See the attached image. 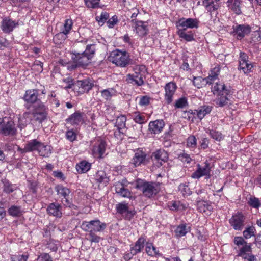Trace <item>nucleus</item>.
Masks as SVG:
<instances>
[{
    "label": "nucleus",
    "mask_w": 261,
    "mask_h": 261,
    "mask_svg": "<svg viewBox=\"0 0 261 261\" xmlns=\"http://www.w3.org/2000/svg\"><path fill=\"white\" fill-rule=\"evenodd\" d=\"M245 217L241 213L233 215L229 220V223L235 230H241L244 225Z\"/></svg>",
    "instance_id": "obj_14"
},
{
    "label": "nucleus",
    "mask_w": 261,
    "mask_h": 261,
    "mask_svg": "<svg viewBox=\"0 0 261 261\" xmlns=\"http://www.w3.org/2000/svg\"><path fill=\"white\" fill-rule=\"evenodd\" d=\"M168 155L167 152L164 150L159 149L152 153L151 159L153 165L158 168L162 166L164 163L167 161Z\"/></svg>",
    "instance_id": "obj_7"
},
{
    "label": "nucleus",
    "mask_w": 261,
    "mask_h": 261,
    "mask_svg": "<svg viewBox=\"0 0 261 261\" xmlns=\"http://www.w3.org/2000/svg\"><path fill=\"white\" fill-rule=\"evenodd\" d=\"M197 167V170L191 175L192 178L199 179L204 176H207L208 178L210 177L211 167L209 163L206 161L203 166L198 164Z\"/></svg>",
    "instance_id": "obj_8"
},
{
    "label": "nucleus",
    "mask_w": 261,
    "mask_h": 261,
    "mask_svg": "<svg viewBox=\"0 0 261 261\" xmlns=\"http://www.w3.org/2000/svg\"><path fill=\"white\" fill-rule=\"evenodd\" d=\"M91 168V164L86 161H82L76 166L77 172L80 174L85 173Z\"/></svg>",
    "instance_id": "obj_30"
},
{
    "label": "nucleus",
    "mask_w": 261,
    "mask_h": 261,
    "mask_svg": "<svg viewBox=\"0 0 261 261\" xmlns=\"http://www.w3.org/2000/svg\"><path fill=\"white\" fill-rule=\"evenodd\" d=\"M178 158L184 163L188 164L190 163L192 161V159L190 155L185 152L179 154Z\"/></svg>",
    "instance_id": "obj_58"
},
{
    "label": "nucleus",
    "mask_w": 261,
    "mask_h": 261,
    "mask_svg": "<svg viewBox=\"0 0 261 261\" xmlns=\"http://www.w3.org/2000/svg\"><path fill=\"white\" fill-rule=\"evenodd\" d=\"M130 23L134 31H135L139 36L143 37L148 34V29L145 22L133 19Z\"/></svg>",
    "instance_id": "obj_9"
},
{
    "label": "nucleus",
    "mask_w": 261,
    "mask_h": 261,
    "mask_svg": "<svg viewBox=\"0 0 261 261\" xmlns=\"http://www.w3.org/2000/svg\"><path fill=\"white\" fill-rule=\"evenodd\" d=\"M107 225L100 221L99 220H91L90 221H83L81 228L87 232H100L106 228Z\"/></svg>",
    "instance_id": "obj_4"
},
{
    "label": "nucleus",
    "mask_w": 261,
    "mask_h": 261,
    "mask_svg": "<svg viewBox=\"0 0 261 261\" xmlns=\"http://www.w3.org/2000/svg\"><path fill=\"white\" fill-rule=\"evenodd\" d=\"M116 210L118 213L124 216L125 218L130 220L135 215L134 211H129L127 204L119 203L116 205Z\"/></svg>",
    "instance_id": "obj_18"
},
{
    "label": "nucleus",
    "mask_w": 261,
    "mask_h": 261,
    "mask_svg": "<svg viewBox=\"0 0 261 261\" xmlns=\"http://www.w3.org/2000/svg\"><path fill=\"white\" fill-rule=\"evenodd\" d=\"M130 163L135 167L141 165H146L147 160L146 159V153L142 150L138 149L136 151L134 156L131 159Z\"/></svg>",
    "instance_id": "obj_11"
},
{
    "label": "nucleus",
    "mask_w": 261,
    "mask_h": 261,
    "mask_svg": "<svg viewBox=\"0 0 261 261\" xmlns=\"http://www.w3.org/2000/svg\"><path fill=\"white\" fill-rule=\"evenodd\" d=\"M212 107L210 106H203L196 110L198 117L202 119L206 114H209L212 111Z\"/></svg>",
    "instance_id": "obj_37"
},
{
    "label": "nucleus",
    "mask_w": 261,
    "mask_h": 261,
    "mask_svg": "<svg viewBox=\"0 0 261 261\" xmlns=\"http://www.w3.org/2000/svg\"><path fill=\"white\" fill-rule=\"evenodd\" d=\"M133 119L135 122L142 124L146 122V117L139 112H135L133 114Z\"/></svg>",
    "instance_id": "obj_41"
},
{
    "label": "nucleus",
    "mask_w": 261,
    "mask_h": 261,
    "mask_svg": "<svg viewBox=\"0 0 261 261\" xmlns=\"http://www.w3.org/2000/svg\"><path fill=\"white\" fill-rule=\"evenodd\" d=\"M41 145H42V142L37 139L31 140L25 144V150L28 151V152L38 151Z\"/></svg>",
    "instance_id": "obj_24"
},
{
    "label": "nucleus",
    "mask_w": 261,
    "mask_h": 261,
    "mask_svg": "<svg viewBox=\"0 0 261 261\" xmlns=\"http://www.w3.org/2000/svg\"><path fill=\"white\" fill-rule=\"evenodd\" d=\"M63 82L65 83L66 85L65 86V88L70 89V88H73L74 90V85L75 82H74L73 80L71 77H67L66 79H63Z\"/></svg>",
    "instance_id": "obj_60"
},
{
    "label": "nucleus",
    "mask_w": 261,
    "mask_h": 261,
    "mask_svg": "<svg viewBox=\"0 0 261 261\" xmlns=\"http://www.w3.org/2000/svg\"><path fill=\"white\" fill-rule=\"evenodd\" d=\"M118 18L116 15H114L107 21V24L109 28H112L118 22Z\"/></svg>",
    "instance_id": "obj_63"
},
{
    "label": "nucleus",
    "mask_w": 261,
    "mask_h": 261,
    "mask_svg": "<svg viewBox=\"0 0 261 261\" xmlns=\"http://www.w3.org/2000/svg\"><path fill=\"white\" fill-rule=\"evenodd\" d=\"M38 90L31 89L27 90L23 99L28 103H34L38 99Z\"/></svg>",
    "instance_id": "obj_23"
},
{
    "label": "nucleus",
    "mask_w": 261,
    "mask_h": 261,
    "mask_svg": "<svg viewBox=\"0 0 261 261\" xmlns=\"http://www.w3.org/2000/svg\"><path fill=\"white\" fill-rule=\"evenodd\" d=\"M251 41L254 43L261 41V32L259 31L254 32L251 34Z\"/></svg>",
    "instance_id": "obj_57"
},
{
    "label": "nucleus",
    "mask_w": 261,
    "mask_h": 261,
    "mask_svg": "<svg viewBox=\"0 0 261 261\" xmlns=\"http://www.w3.org/2000/svg\"><path fill=\"white\" fill-rule=\"evenodd\" d=\"M109 18V14L107 12H102L99 16L96 17V20L99 24L102 25L106 20Z\"/></svg>",
    "instance_id": "obj_52"
},
{
    "label": "nucleus",
    "mask_w": 261,
    "mask_h": 261,
    "mask_svg": "<svg viewBox=\"0 0 261 261\" xmlns=\"http://www.w3.org/2000/svg\"><path fill=\"white\" fill-rule=\"evenodd\" d=\"M197 207L199 212L203 213H205L206 211H211L212 209L211 205L204 201H198Z\"/></svg>",
    "instance_id": "obj_42"
},
{
    "label": "nucleus",
    "mask_w": 261,
    "mask_h": 261,
    "mask_svg": "<svg viewBox=\"0 0 261 261\" xmlns=\"http://www.w3.org/2000/svg\"><path fill=\"white\" fill-rule=\"evenodd\" d=\"M165 100L167 104H170L173 100V96L177 89L175 83L171 82L167 83L165 86Z\"/></svg>",
    "instance_id": "obj_12"
},
{
    "label": "nucleus",
    "mask_w": 261,
    "mask_h": 261,
    "mask_svg": "<svg viewBox=\"0 0 261 261\" xmlns=\"http://www.w3.org/2000/svg\"><path fill=\"white\" fill-rule=\"evenodd\" d=\"M234 243L238 246L239 250L237 255L244 259L248 261H254L256 260L255 256L252 253L251 244L245 241L241 237H235Z\"/></svg>",
    "instance_id": "obj_1"
},
{
    "label": "nucleus",
    "mask_w": 261,
    "mask_h": 261,
    "mask_svg": "<svg viewBox=\"0 0 261 261\" xmlns=\"http://www.w3.org/2000/svg\"><path fill=\"white\" fill-rule=\"evenodd\" d=\"M0 133L6 136H13L16 134L17 129L13 120L9 117H5L2 120Z\"/></svg>",
    "instance_id": "obj_5"
},
{
    "label": "nucleus",
    "mask_w": 261,
    "mask_h": 261,
    "mask_svg": "<svg viewBox=\"0 0 261 261\" xmlns=\"http://www.w3.org/2000/svg\"><path fill=\"white\" fill-rule=\"evenodd\" d=\"M51 149L50 146L45 145L42 143V145L39 147L38 152L40 156L47 158L49 156L51 152Z\"/></svg>",
    "instance_id": "obj_36"
},
{
    "label": "nucleus",
    "mask_w": 261,
    "mask_h": 261,
    "mask_svg": "<svg viewBox=\"0 0 261 261\" xmlns=\"http://www.w3.org/2000/svg\"><path fill=\"white\" fill-rule=\"evenodd\" d=\"M187 145L190 148H196L197 146V139L194 136L191 135L187 138Z\"/></svg>",
    "instance_id": "obj_53"
},
{
    "label": "nucleus",
    "mask_w": 261,
    "mask_h": 261,
    "mask_svg": "<svg viewBox=\"0 0 261 261\" xmlns=\"http://www.w3.org/2000/svg\"><path fill=\"white\" fill-rule=\"evenodd\" d=\"M193 85L198 88H202L207 84L209 85L208 81L205 78L201 76L194 77L193 80Z\"/></svg>",
    "instance_id": "obj_35"
},
{
    "label": "nucleus",
    "mask_w": 261,
    "mask_h": 261,
    "mask_svg": "<svg viewBox=\"0 0 261 261\" xmlns=\"http://www.w3.org/2000/svg\"><path fill=\"white\" fill-rule=\"evenodd\" d=\"M248 205L254 208H258L261 206V202L258 198L250 197L248 200Z\"/></svg>",
    "instance_id": "obj_46"
},
{
    "label": "nucleus",
    "mask_w": 261,
    "mask_h": 261,
    "mask_svg": "<svg viewBox=\"0 0 261 261\" xmlns=\"http://www.w3.org/2000/svg\"><path fill=\"white\" fill-rule=\"evenodd\" d=\"M17 25L18 22L6 18L2 20L1 27L4 33H10Z\"/></svg>",
    "instance_id": "obj_22"
},
{
    "label": "nucleus",
    "mask_w": 261,
    "mask_h": 261,
    "mask_svg": "<svg viewBox=\"0 0 261 261\" xmlns=\"http://www.w3.org/2000/svg\"><path fill=\"white\" fill-rule=\"evenodd\" d=\"M102 97L106 100H109L116 94V91L113 88H108L101 91Z\"/></svg>",
    "instance_id": "obj_44"
},
{
    "label": "nucleus",
    "mask_w": 261,
    "mask_h": 261,
    "mask_svg": "<svg viewBox=\"0 0 261 261\" xmlns=\"http://www.w3.org/2000/svg\"><path fill=\"white\" fill-rule=\"evenodd\" d=\"M145 238L141 237L138 239L134 245H130V248L134 251V253H135L137 254L141 252L145 246Z\"/></svg>",
    "instance_id": "obj_26"
},
{
    "label": "nucleus",
    "mask_w": 261,
    "mask_h": 261,
    "mask_svg": "<svg viewBox=\"0 0 261 261\" xmlns=\"http://www.w3.org/2000/svg\"><path fill=\"white\" fill-rule=\"evenodd\" d=\"M230 94L218 95L216 100V103L219 107H222L228 104L229 101Z\"/></svg>",
    "instance_id": "obj_34"
},
{
    "label": "nucleus",
    "mask_w": 261,
    "mask_h": 261,
    "mask_svg": "<svg viewBox=\"0 0 261 261\" xmlns=\"http://www.w3.org/2000/svg\"><path fill=\"white\" fill-rule=\"evenodd\" d=\"M95 45L93 44L88 45L86 47L85 50L82 53L86 57H89L88 59L90 60L95 54Z\"/></svg>",
    "instance_id": "obj_47"
},
{
    "label": "nucleus",
    "mask_w": 261,
    "mask_h": 261,
    "mask_svg": "<svg viewBox=\"0 0 261 261\" xmlns=\"http://www.w3.org/2000/svg\"><path fill=\"white\" fill-rule=\"evenodd\" d=\"M241 3V0H228V7L236 14L239 15L242 13Z\"/></svg>",
    "instance_id": "obj_28"
},
{
    "label": "nucleus",
    "mask_w": 261,
    "mask_h": 261,
    "mask_svg": "<svg viewBox=\"0 0 261 261\" xmlns=\"http://www.w3.org/2000/svg\"><path fill=\"white\" fill-rule=\"evenodd\" d=\"M66 121L71 125H77L83 122V115L79 112H75L68 118Z\"/></svg>",
    "instance_id": "obj_27"
},
{
    "label": "nucleus",
    "mask_w": 261,
    "mask_h": 261,
    "mask_svg": "<svg viewBox=\"0 0 261 261\" xmlns=\"http://www.w3.org/2000/svg\"><path fill=\"white\" fill-rule=\"evenodd\" d=\"M251 32V27L249 25L239 24L233 27V32L237 35L238 39H241Z\"/></svg>",
    "instance_id": "obj_17"
},
{
    "label": "nucleus",
    "mask_w": 261,
    "mask_h": 261,
    "mask_svg": "<svg viewBox=\"0 0 261 261\" xmlns=\"http://www.w3.org/2000/svg\"><path fill=\"white\" fill-rule=\"evenodd\" d=\"M9 214L13 217H19L22 215L23 211L21 206L12 205L8 210Z\"/></svg>",
    "instance_id": "obj_38"
},
{
    "label": "nucleus",
    "mask_w": 261,
    "mask_h": 261,
    "mask_svg": "<svg viewBox=\"0 0 261 261\" xmlns=\"http://www.w3.org/2000/svg\"><path fill=\"white\" fill-rule=\"evenodd\" d=\"M95 179L97 182L106 185L110 181L109 177L103 170L98 171L95 176Z\"/></svg>",
    "instance_id": "obj_29"
},
{
    "label": "nucleus",
    "mask_w": 261,
    "mask_h": 261,
    "mask_svg": "<svg viewBox=\"0 0 261 261\" xmlns=\"http://www.w3.org/2000/svg\"><path fill=\"white\" fill-rule=\"evenodd\" d=\"M112 61L117 66H126L129 62V58L126 52L117 51L112 56Z\"/></svg>",
    "instance_id": "obj_6"
},
{
    "label": "nucleus",
    "mask_w": 261,
    "mask_h": 261,
    "mask_svg": "<svg viewBox=\"0 0 261 261\" xmlns=\"http://www.w3.org/2000/svg\"><path fill=\"white\" fill-rule=\"evenodd\" d=\"M4 191L7 193H10L14 191L13 185L7 181L4 182Z\"/></svg>",
    "instance_id": "obj_61"
},
{
    "label": "nucleus",
    "mask_w": 261,
    "mask_h": 261,
    "mask_svg": "<svg viewBox=\"0 0 261 261\" xmlns=\"http://www.w3.org/2000/svg\"><path fill=\"white\" fill-rule=\"evenodd\" d=\"M47 213L57 218H60L62 216V206L58 203H50L47 208Z\"/></svg>",
    "instance_id": "obj_20"
},
{
    "label": "nucleus",
    "mask_w": 261,
    "mask_h": 261,
    "mask_svg": "<svg viewBox=\"0 0 261 261\" xmlns=\"http://www.w3.org/2000/svg\"><path fill=\"white\" fill-rule=\"evenodd\" d=\"M188 106L187 99L185 97H182L177 99L174 105L175 108L182 109Z\"/></svg>",
    "instance_id": "obj_51"
},
{
    "label": "nucleus",
    "mask_w": 261,
    "mask_h": 261,
    "mask_svg": "<svg viewBox=\"0 0 261 261\" xmlns=\"http://www.w3.org/2000/svg\"><path fill=\"white\" fill-rule=\"evenodd\" d=\"M126 117L124 115H121L117 117L115 123V126L118 129L120 130L125 127Z\"/></svg>",
    "instance_id": "obj_45"
},
{
    "label": "nucleus",
    "mask_w": 261,
    "mask_h": 261,
    "mask_svg": "<svg viewBox=\"0 0 261 261\" xmlns=\"http://www.w3.org/2000/svg\"><path fill=\"white\" fill-rule=\"evenodd\" d=\"M87 7L90 8H98L100 0H84Z\"/></svg>",
    "instance_id": "obj_56"
},
{
    "label": "nucleus",
    "mask_w": 261,
    "mask_h": 261,
    "mask_svg": "<svg viewBox=\"0 0 261 261\" xmlns=\"http://www.w3.org/2000/svg\"><path fill=\"white\" fill-rule=\"evenodd\" d=\"M185 30L186 29H179L177 34L179 37L187 41H191L194 40V36L192 32L191 31L187 33L185 32Z\"/></svg>",
    "instance_id": "obj_39"
},
{
    "label": "nucleus",
    "mask_w": 261,
    "mask_h": 261,
    "mask_svg": "<svg viewBox=\"0 0 261 261\" xmlns=\"http://www.w3.org/2000/svg\"><path fill=\"white\" fill-rule=\"evenodd\" d=\"M89 233L87 234V240H89L91 243H98L99 242L101 238L99 236H97L94 232H89Z\"/></svg>",
    "instance_id": "obj_54"
},
{
    "label": "nucleus",
    "mask_w": 261,
    "mask_h": 261,
    "mask_svg": "<svg viewBox=\"0 0 261 261\" xmlns=\"http://www.w3.org/2000/svg\"><path fill=\"white\" fill-rule=\"evenodd\" d=\"M177 26L187 28H197L198 27V21L193 18H180L177 22Z\"/></svg>",
    "instance_id": "obj_19"
},
{
    "label": "nucleus",
    "mask_w": 261,
    "mask_h": 261,
    "mask_svg": "<svg viewBox=\"0 0 261 261\" xmlns=\"http://www.w3.org/2000/svg\"><path fill=\"white\" fill-rule=\"evenodd\" d=\"M93 85V84L91 83L88 80L76 81L74 83V91L77 92L79 94L88 92Z\"/></svg>",
    "instance_id": "obj_10"
},
{
    "label": "nucleus",
    "mask_w": 261,
    "mask_h": 261,
    "mask_svg": "<svg viewBox=\"0 0 261 261\" xmlns=\"http://www.w3.org/2000/svg\"><path fill=\"white\" fill-rule=\"evenodd\" d=\"M248 58V57L245 53H240L238 69L240 70H242L244 73H249L253 67Z\"/></svg>",
    "instance_id": "obj_13"
},
{
    "label": "nucleus",
    "mask_w": 261,
    "mask_h": 261,
    "mask_svg": "<svg viewBox=\"0 0 261 261\" xmlns=\"http://www.w3.org/2000/svg\"><path fill=\"white\" fill-rule=\"evenodd\" d=\"M213 84L211 90L214 95L218 96L230 93V90L223 83L217 81Z\"/></svg>",
    "instance_id": "obj_15"
},
{
    "label": "nucleus",
    "mask_w": 261,
    "mask_h": 261,
    "mask_svg": "<svg viewBox=\"0 0 261 261\" xmlns=\"http://www.w3.org/2000/svg\"><path fill=\"white\" fill-rule=\"evenodd\" d=\"M178 190L184 196H189L192 194V191L186 183H181L178 186Z\"/></svg>",
    "instance_id": "obj_48"
},
{
    "label": "nucleus",
    "mask_w": 261,
    "mask_h": 261,
    "mask_svg": "<svg viewBox=\"0 0 261 261\" xmlns=\"http://www.w3.org/2000/svg\"><path fill=\"white\" fill-rule=\"evenodd\" d=\"M220 73V68L218 67H215L211 71L208 76L206 79L208 81L209 85H212L216 82L218 81V75Z\"/></svg>",
    "instance_id": "obj_31"
},
{
    "label": "nucleus",
    "mask_w": 261,
    "mask_h": 261,
    "mask_svg": "<svg viewBox=\"0 0 261 261\" xmlns=\"http://www.w3.org/2000/svg\"><path fill=\"white\" fill-rule=\"evenodd\" d=\"M37 261H53L50 256L46 253H41L38 256Z\"/></svg>",
    "instance_id": "obj_62"
},
{
    "label": "nucleus",
    "mask_w": 261,
    "mask_h": 261,
    "mask_svg": "<svg viewBox=\"0 0 261 261\" xmlns=\"http://www.w3.org/2000/svg\"><path fill=\"white\" fill-rule=\"evenodd\" d=\"M146 252L148 255L151 256L160 255L159 251H157L156 248L149 243H146Z\"/></svg>",
    "instance_id": "obj_43"
},
{
    "label": "nucleus",
    "mask_w": 261,
    "mask_h": 261,
    "mask_svg": "<svg viewBox=\"0 0 261 261\" xmlns=\"http://www.w3.org/2000/svg\"><path fill=\"white\" fill-rule=\"evenodd\" d=\"M211 137L216 141H220L223 139V136L221 132L214 130H210L209 133Z\"/></svg>",
    "instance_id": "obj_55"
},
{
    "label": "nucleus",
    "mask_w": 261,
    "mask_h": 261,
    "mask_svg": "<svg viewBox=\"0 0 261 261\" xmlns=\"http://www.w3.org/2000/svg\"><path fill=\"white\" fill-rule=\"evenodd\" d=\"M115 191L116 193L122 197L127 198L131 197L130 192L127 189L125 188L124 185L121 182H118L115 185Z\"/></svg>",
    "instance_id": "obj_25"
},
{
    "label": "nucleus",
    "mask_w": 261,
    "mask_h": 261,
    "mask_svg": "<svg viewBox=\"0 0 261 261\" xmlns=\"http://www.w3.org/2000/svg\"><path fill=\"white\" fill-rule=\"evenodd\" d=\"M254 228L253 227H248L243 231V236L245 239H249L254 236Z\"/></svg>",
    "instance_id": "obj_59"
},
{
    "label": "nucleus",
    "mask_w": 261,
    "mask_h": 261,
    "mask_svg": "<svg viewBox=\"0 0 261 261\" xmlns=\"http://www.w3.org/2000/svg\"><path fill=\"white\" fill-rule=\"evenodd\" d=\"M165 126V122L162 119H158L150 121L148 125V130L151 134H158L160 133Z\"/></svg>",
    "instance_id": "obj_16"
},
{
    "label": "nucleus",
    "mask_w": 261,
    "mask_h": 261,
    "mask_svg": "<svg viewBox=\"0 0 261 261\" xmlns=\"http://www.w3.org/2000/svg\"><path fill=\"white\" fill-rule=\"evenodd\" d=\"M55 190L58 195L63 196L64 198L68 197L70 192L68 188L64 187L62 185H57L56 186Z\"/></svg>",
    "instance_id": "obj_40"
},
{
    "label": "nucleus",
    "mask_w": 261,
    "mask_h": 261,
    "mask_svg": "<svg viewBox=\"0 0 261 261\" xmlns=\"http://www.w3.org/2000/svg\"><path fill=\"white\" fill-rule=\"evenodd\" d=\"M47 108L44 104L40 100L35 102L32 111L47 112Z\"/></svg>",
    "instance_id": "obj_50"
},
{
    "label": "nucleus",
    "mask_w": 261,
    "mask_h": 261,
    "mask_svg": "<svg viewBox=\"0 0 261 261\" xmlns=\"http://www.w3.org/2000/svg\"><path fill=\"white\" fill-rule=\"evenodd\" d=\"M66 136L68 140L72 142L75 140L76 135L74 132L71 130L66 132Z\"/></svg>",
    "instance_id": "obj_64"
},
{
    "label": "nucleus",
    "mask_w": 261,
    "mask_h": 261,
    "mask_svg": "<svg viewBox=\"0 0 261 261\" xmlns=\"http://www.w3.org/2000/svg\"><path fill=\"white\" fill-rule=\"evenodd\" d=\"M136 187L142 192L145 196L148 198L154 196L158 193L157 184L155 182L139 180L137 182Z\"/></svg>",
    "instance_id": "obj_2"
},
{
    "label": "nucleus",
    "mask_w": 261,
    "mask_h": 261,
    "mask_svg": "<svg viewBox=\"0 0 261 261\" xmlns=\"http://www.w3.org/2000/svg\"><path fill=\"white\" fill-rule=\"evenodd\" d=\"M106 146L107 144L105 140L98 139L93 148L94 154L97 155L98 158H102L105 152Z\"/></svg>",
    "instance_id": "obj_21"
},
{
    "label": "nucleus",
    "mask_w": 261,
    "mask_h": 261,
    "mask_svg": "<svg viewBox=\"0 0 261 261\" xmlns=\"http://www.w3.org/2000/svg\"><path fill=\"white\" fill-rule=\"evenodd\" d=\"M190 227H187L186 224H182L178 225L175 230L176 236L181 237L185 236L190 231Z\"/></svg>",
    "instance_id": "obj_33"
},
{
    "label": "nucleus",
    "mask_w": 261,
    "mask_h": 261,
    "mask_svg": "<svg viewBox=\"0 0 261 261\" xmlns=\"http://www.w3.org/2000/svg\"><path fill=\"white\" fill-rule=\"evenodd\" d=\"M32 115L34 120L39 123L46 119L47 116V112L32 111Z\"/></svg>",
    "instance_id": "obj_32"
},
{
    "label": "nucleus",
    "mask_w": 261,
    "mask_h": 261,
    "mask_svg": "<svg viewBox=\"0 0 261 261\" xmlns=\"http://www.w3.org/2000/svg\"><path fill=\"white\" fill-rule=\"evenodd\" d=\"M73 25V21L71 19H67L65 20L64 28L62 30V33L65 35H67L69 33Z\"/></svg>",
    "instance_id": "obj_49"
},
{
    "label": "nucleus",
    "mask_w": 261,
    "mask_h": 261,
    "mask_svg": "<svg viewBox=\"0 0 261 261\" xmlns=\"http://www.w3.org/2000/svg\"><path fill=\"white\" fill-rule=\"evenodd\" d=\"M88 58L83 53H73L72 56V62L67 63V69L72 71L78 67H85L89 63Z\"/></svg>",
    "instance_id": "obj_3"
}]
</instances>
